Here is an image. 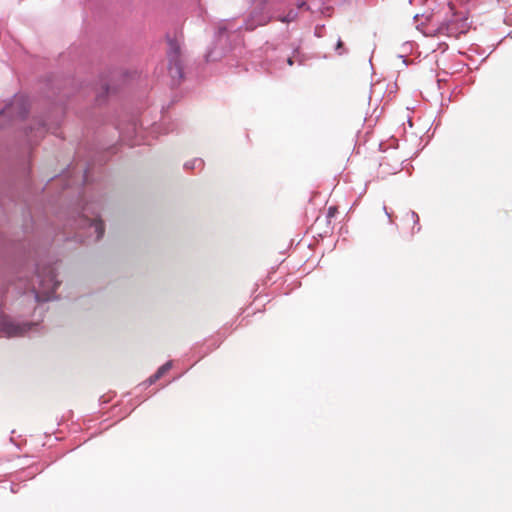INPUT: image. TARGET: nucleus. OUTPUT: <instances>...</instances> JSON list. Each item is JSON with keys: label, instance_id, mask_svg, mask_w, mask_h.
Instances as JSON below:
<instances>
[{"label": "nucleus", "instance_id": "f257e3e1", "mask_svg": "<svg viewBox=\"0 0 512 512\" xmlns=\"http://www.w3.org/2000/svg\"><path fill=\"white\" fill-rule=\"evenodd\" d=\"M284 0H253V9L248 18L244 21L243 27L247 31H252L259 26H264L271 19H277L283 23H290L297 19L298 11L290 8L287 13H281V6ZM242 26H236L234 22L227 21L219 26L215 36L214 47L206 53V60H220L226 52L231 48L228 40L231 36L238 37V31Z\"/></svg>", "mask_w": 512, "mask_h": 512}, {"label": "nucleus", "instance_id": "f03ea898", "mask_svg": "<svg viewBox=\"0 0 512 512\" xmlns=\"http://www.w3.org/2000/svg\"><path fill=\"white\" fill-rule=\"evenodd\" d=\"M56 269L52 265L37 264L35 269V279L38 286L35 285L33 279H28L22 275L18 277L17 288L23 287V299H32L34 303H44L57 299L55 291L60 282L56 279Z\"/></svg>", "mask_w": 512, "mask_h": 512}, {"label": "nucleus", "instance_id": "7ed1b4c3", "mask_svg": "<svg viewBox=\"0 0 512 512\" xmlns=\"http://www.w3.org/2000/svg\"><path fill=\"white\" fill-rule=\"evenodd\" d=\"M99 203H86L78 219V226L87 231V237L92 241L100 240L105 232V226L100 218Z\"/></svg>", "mask_w": 512, "mask_h": 512}, {"label": "nucleus", "instance_id": "20e7f679", "mask_svg": "<svg viewBox=\"0 0 512 512\" xmlns=\"http://www.w3.org/2000/svg\"><path fill=\"white\" fill-rule=\"evenodd\" d=\"M449 10L450 13L446 14L445 18L435 28L434 26L430 27V35H445L458 38L460 35L468 32L470 29L468 19L463 14L454 12L452 7Z\"/></svg>", "mask_w": 512, "mask_h": 512}, {"label": "nucleus", "instance_id": "39448f33", "mask_svg": "<svg viewBox=\"0 0 512 512\" xmlns=\"http://www.w3.org/2000/svg\"><path fill=\"white\" fill-rule=\"evenodd\" d=\"M29 100L24 95H14L0 108V129L16 119H24L29 112Z\"/></svg>", "mask_w": 512, "mask_h": 512}, {"label": "nucleus", "instance_id": "423d86ee", "mask_svg": "<svg viewBox=\"0 0 512 512\" xmlns=\"http://www.w3.org/2000/svg\"><path fill=\"white\" fill-rule=\"evenodd\" d=\"M168 72L174 84H179L184 77L181 49L177 40L168 38Z\"/></svg>", "mask_w": 512, "mask_h": 512}, {"label": "nucleus", "instance_id": "0eeeda50", "mask_svg": "<svg viewBox=\"0 0 512 512\" xmlns=\"http://www.w3.org/2000/svg\"><path fill=\"white\" fill-rule=\"evenodd\" d=\"M120 138L123 142H126L130 146H134L139 143L137 139L141 131V126L133 120L125 128L118 126Z\"/></svg>", "mask_w": 512, "mask_h": 512}, {"label": "nucleus", "instance_id": "6e6552de", "mask_svg": "<svg viewBox=\"0 0 512 512\" xmlns=\"http://www.w3.org/2000/svg\"><path fill=\"white\" fill-rule=\"evenodd\" d=\"M47 131L48 128L43 119L34 120V125L25 130L27 142L29 144L38 143L39 139L42 138Z\"/></svg>", "mask_w": 512, "mask_h": 512}, {"label": "nucleus", "instance_id": "1a4fd4ad", "mask_svg": "<svg viewBox=\"0 0 512 512\" xmlns=\"http://www.w3.org/2000/svg\"><path fill=\"white\" fill-rule=\"evenodd\" d=\"M172 367V362L168 361L165 364H163L155 374L150 376L148 380L146 381L147 385H152L155 383L158 379H160L170 368Z\"/></svg>", "mask_w": 512, "mask_h": 512}, {"label": "nucleus", "instance_id": "9d476101", "mask_svg": "<svg viewBox=\"0 0 512 512\" xmlns=\"http://www.w3.org/2000/svg\"><path fill=\"white\" fill-rule=\"evenodd\" d=\"M284 64H287L289 66L293 65V58L285 53L284 56L278 57L277 61L275 63V66L278 68H282Z\"/></svg>", "mask_w": 512, "mask_h": 512}, {"label": "nucleus", "instance_id": "9b49d317", "mask_svg": "<svg viewBox=\"0 0 512 512\" xmlns=\"http://www.w3.org/2000/svg\"><path fill=\"white\" fill-rule=\"evenodd\" d=\"M204 165V161L200 158H195L191 161H188L184 164L185 169H195V168H202Z\"/></svg>", "mask_w": 512, "mask_h": 512}, {"label": "nucleus", "instance_id": "f8f14e48", "mask_svg": "<svg viewBox=\"0 0 512 512\" xmlns=\"http://www.w3.org/2000/svg\"><path fill=\"white\" fill-rule=\"evenodd\" d=\"M407 216H409L412 219L413 224H414L412 232L413 233L415 232V228H416V231L419 232L421 227L419 225V216H418V214L415 211L410 210L407 213Z\"/></svg>", "mask_w": 512, "mask_h": 512}, {"label": "nucleus", "instance_id": "ddd939ff", "mask_svg": "<svg viewBox=\"0 0 512 512\" xmlns=\"http://www.w3.org/2000/svg\"><path fill=\"white\" fill-rule=\"evenodd\" d=\"M110 93V86L105 82L102 84V91L97 94V101L101 102L102 98Z\"/></svg>", "mask_w": 512, "mask_h": 512}, {"label": "nucleus", "instance_id": "4468645a", "mask_svg": "<svg viewBox=\"0 0 512 512\" xmlns=\"http://www.w3.org/2000/svg\"><path fill=\"white\" fill-rule=\"evenodd\" d=\"M297 9L311 10L310 4L305 0H298L296 2Z\"/></svg>", "mask_w": 512, "mask_h": 512}, {"label": "nucleus", "instance_id": "2eb2a0df", "mask_svg": "<svg viewBox=\"0 0 512 512\" xmlns=\"http://www.w3.org/2000/svg\"><path fill=\"white\" fill-rule=\"evenodd\" d=\"M336 52L339 55H343V54H345L347 52L346 49H344V47H343V42L341 41V39H339L338 42H337Z\"/></svg>", "mask_w": 512, "mask_h": 512}, {"label": "nucleus", "instance_id": "dca6fc26", "mask_svg": "<svg viewBox=\"0 0 512 512\" xmlns=\"http://www.w3.org/2000/svg\"><path fill=\"white\" fill-rule=\"evenodd\" d=\"M90 171H91V167L90 166L86 167L84 169V171H83V183L84 184L89 182Z\"/></svg>", "mask_w": 512, "mask_h": 512}, {"label": "nucleus", "instance_id": "f3484780", "mask_svg": "<svg viewBox=\"0 0 512 512\" xmlns=\"http://www.w3.org/2000/svg\"><path fill=\"white\" fill-rule=\"evenodd\" d=\"M267 58H269V60H270V64H269L270 67L268 68V70H269L270 73H273L274 70L277 69V67L275 66V63H276L277 59L273 62L272 58H270V55H267Z\"/></svg>", "mask_w": 512, "mask_h": 512}, {"label": "nucleus", "instance_id": "a211bd4d", "mask_svg": "<svg viewBox=\"0 0 512 512\" xmlns=\"http://www.w3.org/2000/svg\"><path fill=\"white\" fill-rule=\"evenodd\" d=\"M383 209H384V211H385L386 215L388 216V218L390 219V218H391V215H390V213L387 211L386 206H384V207H383Z\"/></svg>", "mask_w": 512, "mask_h": 512}, {"label": "nucleus", "instance_id": "6ab92c4d", "mask_svg": "<svg viewBox=\"0 0 512 512\" xmlns=\"http://www.w3.org/2000/svg\"><path fill=\"white\" fill-rule=\"evenodd\" d=\"M37 310H39L40 312H42V311H43V308H42L41 306H38V307H36V308H35V311H37Z\"/></svg>", "mask_w": 512, "mask_h": 512}, {"label": "nucleus", "instance_id": "aec40b11", "mask_svg": "<svg viewBox=\"0 0 512 512\" xmlns=\"http://www.w3.org/2000/svg\"><path fill=\"white\" fill-rule=\"evenodd\" d=\"M329 214H333L332 208H329Z\"/></svg>", "mask_w": 512, "mask_h": 512}, {"label": "nucleus", "instance_id": "412c9836", "mask_svg": "<svg viewBox=\"0 0 512 512\" xmlns=\"http://www.w3.org/2000/svg\"><path fill=\"white\" fill-rule=\"evenodd\" d=\"M329 214H333L332 208H329Z\"/></svg>", "mask_w": 512, "mask_h": 512}]
</instances>
